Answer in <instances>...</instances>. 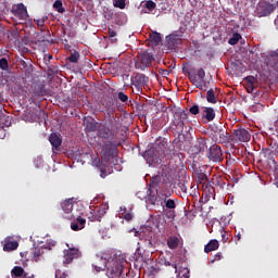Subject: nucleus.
<instances>
[{
	"mask_svg": "<svg viewBox=\"0 0 278 278\" xmlns=\"http://www.w3.org/2000/svg\"><path fill=\"white\" fill-rule=\"evenodd\" d=\"M98 138L102 141L100 151L102 162H112V159L118 155V143L114 141V131L112 128L103 126L98 130Z\"/></svg>",
	"mask_w": 278,
	"mask_h": 278,
	"instance_id": "nucleus-1",
	"label": "nucleus"
},
{
	"mask_svg": "<svg viewBox=\"0 0 278 278\" xmlns=\"http://www.w3.org/2000/svg\"><path fill=\"white\" fill-rule=\"evenodd\" d=\"M135 236L139 238L138 244L141 249H143V251L153 249V245L155 244V232L153 231L152 227L142 226L135 231Z\"/></svg>",
	"mask_w": 278,
	"mask_h": 278,
	"instance_id": "nucleus-2",
	"label": "nucleus"
},
{
	"mask_svg": "<svg viewBox=\"0 0 278 278\" xmlns=\"http://www.w3.org/2000/svg\"><path fill=\"white\" fill-rule=\"evenodd\" d=\"M106 276L109 278H134L131 271L127 267H123V262L113 258L106 266Z\"/></svg>",
	"mask_w": 278,
	"mask_h": 278,
	"instance_id": "nucleus-3",
	"label": "nucleus"
},
{
	"mask_svg": "<svg viewBox=\"0 0 278 278\" xmlns=\"http://www.w3.org/2000/svg\"><path fill=\"white\" fill-rule=\"evenodd\" d=\"M58 242H55L53 239H46L45 241H41L39 248L37 247L31 250V260L34 262H40L42 255H45V249L51 251V249H53V247Z\"/></svg>",
	"mask_w": 278,
	"mask_h": 278,
	"instance_id": "nucleus-4",
	"label": "nucleus"
},
{
	"mask_svg": "<svg viewBox=\"0 0 278 278\" xmlns=\"http://www.w3.org/2000/svg\"><path fill=\"white\" fill-rule=\"evenodd\" d=\"M153 60H155V58H153L152 53L141 52L135 59V68L137 71H147V68L152 66Z\"/></svg>",
	"mask_w": 278,
	"mask_h": 278,
	"instance_id": "nucleus-5",
	"label": "nucleus"
},
{
	"mask_svg": "<svg viewBox=\"0 0 278 278\" xmlns=\"http://www.w3.org/2000/svg\"><path fill=\"white\" fill-rule=\"evenodd\" d=\"M182 72L185 75L189 76V80L193 86H195V88L203 90V79H205V70H203V67L199 68L197 74H192L188 67H184Z\"/></svg>",
	"mask_w": 278,
	"mask_h": 278,
	"instance_id": "nucleus-6",
	"label": "nucleus"
},
{
	"mask_svg": "<svg viewBox=\"0 0 278 278\" xmlns=\"http://www.w3.org/2000/svg\"><path fill=\"white\" fill-rule=\"evenodd\" d=\"M149 84V78L142 73H136L130 78V85L135 87L137 94H142V88Z\"/></svg>",
	"mask_w": 278,
	"mask_h": 278,
	"instance_id": "nucleus-7",
	"label": "nucleus"
},
{
	"mask_svg": "<svg viewBox=\"0 0 278 278\" xmlns=\"http://www.w3.org/2000/svg\"><path fill=\"white\" fill-rule=\"evenodd\" d=\"M188 122V113L186 111H177L174 114V125L178 129L179 134H184V129H190V126H186Z\"/></svg>",
	"mask_w": 278,
	"mask_h": 278,
	"instance_id": "nucleus-8",
	"label": "nucleus"
},
{
	"mask_svg": "<svg viewBox=\"0 0 278 278\" xmlns=\"http://www.w3.org/2000/svg\"><path fill=\"white\" fill-rule=\"evenodd\" d=\"M110 262H112L110 261V254L101 253L96 255L92 266L97 273H101V270H105L108 268Z\"/></svg>",
	"mask_w": 278,
	"mask_h": 278,
	"instance_id": "nucleus-9",
	"label": "nucleus"
},
{
	"mask_svg": "<svg viewBox=\"0 0 278 278\" xmlns=\"http://www.w3.org/2000/svg\"><path fill=\"white\" fill-rule=\"evenodd\" d=\"M67 220H72L71 229L73 231H81L86 227V218L81 217V212L68 215Z\"/></svg>",
	"mask_w": 278,
	"mask_h": 278,
	"instance_id": "nucleus-10",
	"label": "nucleus"
},
{
	"mask_svg": "<svg viewBox=\"0 0 278 278\" xmlns=\"http://www.w3.org/2000/svg\"><path fill=\"white\" fill-rule=\"evenodd\" d=\"M68 248L67 250L63 251V264L64 266L68 264H73V260H79L81 257V251L77 248H70L68 244H66Z\"/></svg>",
	"mask_w": 278,
	"mask_h": 278,
	"instance_id": "nucleus-11",
	"label": "nucleus"
},
{
	"mask_svg": "<svg viewBox=\"0 0 278 278\" xmlns=\"http://www.w3.org/2000/svg\"><path fill=\"white\" fill-rule=\"evenodd\" d=\"M213 140L218 144H226V142H229V132L223 127H215L213 129Z\"/></svg>",
	"mask_w": 278,
	"mask_h": 278,
	"instance_id": "nucleus-12",
	"label": "nucleus"
},
{
	"mask_svg": "<svg viewBox=\"0 0 278 278\" xmlns=\"http://www.w3.org/2000/svg\"><path fill=\"white\" fill-rule=\"evenodd\" d=\"M11 12L15 18H18V21H27L29 18L27 7H25L23 3L13 5Z\"/></svg>",
	"mask_w": 278,
	"mask_h": 278,
	"instance_id": "nucleus-13",
	"label": "nucleus"
},
{
	"mask_svg": "<svg viewBox=\"0 0 278 278\" xmlns=\"http://www.w3.org/2000/svg\"><path fill=\"white\" fill-rule=\"evenodd\" d=\"M61 207L63 210V218L68 219V216L73 214H79V211L75 210V204L73 203V199L65 200L61 203Z\"/></svg>",
	"mask_w": 278,
	"mask_h": 278,
	"instance_id": "nucleus-14",
	"label": "nucleus"
},
{
	"mask_svg": "<svg viewBox=\"0 0 278 278\" xmlns=\"http://www.w3.org/2000/svg\"><path fill=\"white\" fill-rule=\"evenodd\" d=\"M261 157L265 164H268V166H277V161H275V151L270 150L269 148L262 150Z\"/></svg>",
	"mask_w": 278,
	"mask_h": 278,
	"instance_id": "nucleus-15",
	"label": "nucleus"
},
{
	"mask_svg": "<svg viewBox=\"0 0 278 278\" xmlns=\"http://www.w3.org/2000/svg\"><path fill=\"white\" fill-rule=\"evenodd\" d=\"M232 136L238 142H249L251 140V134L244 128L235 129Z\"/></svg>",
	"mask_w": 278,
	"mask_h": 278,
	"instance_id": "nucleus-16",
	"label": "nucleus"
},
{
	"mask_svg": "<svg viewBox=\"0 0 278 278\" xmlns=\"http://www.w3.org/2000/svg\"><path fill=\"white\" fill-rule=\"evenodd\" d=\"M207 157L211 159L213 162H220V160H223V150L220 149V146H211L208 149Z\"/></svg>",
	"mask_w": 278,
	"mask_h": 278,
	"instance_id": "nucleus-17",
	"label": "nucleus"
},
{
	"mask_svg": "<svg viewBox=\"0 0 278 278\" xmlns=\"http://www.w3.org/2000/svg\"><path fill=\"white\" fill-rule=\"evenodd\" d=\"M201 117H202V121H206V123H212V121L216 118V111L212 106H202Z\"/></svg>",
	"mask_w": 278,
	"mask_h": 278,
	"instance_id": "nucleus-18",
	"label": "nucleus"
},
{
	"mask_svg": "<svg viewBox=\"0 0 278 278\" xmlns=\"http://www.w3.org/2000/svg\"><path fill=\"white\" fill-rule=\"evenodd\" d=\"M105 210H108L105 205L100 208L92 210L91 216H89V220H91V223H101V218H103L106 214Z\"/></svg>",
	"mask_w": 278,
	"mask_h": 278,
	"instance_id": "nucleus-19",
	"label": "nucleus"
},
{
	"mask_svg": "<svg viewBox=\"0 0 278 278\" xmlns=\"http://www.w3.org/2000/svg\"><path fill=\"white\" fill-rule=\"evenodd\" d=\"M258 8H260L263 16H268L269 14H273V12H275L277 4H271L268 2H261L258 4Z\"/></svg>",
	"mask_w": 278,
	"mask_h": 278,
	"instance_id": "nucleus-20",
	"label": "nucleus"
},
{
	"mask_svg": "<svg viewBox=\"0 0 278 278\" xmlns=\"http://www.w3.org/2000/svg\"><path fill=\"white\" fill-rule=\"evenodd\" d=\"M161 205L163 206V210L164 207H166V210H175L177 207V199L173 200L166 197V194H162Z\"/></svg>",
	"mask_w": 278,
	"mask_h": 278,
	"instance_id": "nucleus-21",
	"label": "nucleus"
},
{
	"mask_svg": "<svg viewBox=\"0 0 278 278\" xmlns=\"http://www.w3.org/2000/svg\"><path fill=\"white\" fill-rule=\"evenodd\" d=\"M181 34H170L166 37L167 47H177V45H181Z\"/></svg>",
	"mask_w": 278,
	"mask_h": 278,
	"instance_id": "nucleus-22",
	"label": "nucleus"
},
{
	"mask_svg": "<svg viewBox=\"0 0 278 278\" xmlns=\"http://www.w3.org/2000/svg\"><path fill=\"white\" fill-rule=\"evenodd\" d=\"M18 249V241H12L10 238L4 240L3 251L10 253V251H16Z\"/></svg>",
	"mask_w": 278,
	"mask_h": 278,
	"instance_id": "nucleus-23",
	"label": "nucleus"
},
{
	"mask_svg": "<svg viewBox=\"0 0 278 278\" xmlns=\"http://www.w3.org/2000/svg\"><path fill=\"white\" fill-rule=\"evenodd\" d=\"M49 142L52 144L53 149L58 151L62 147V138L58 134L53 132L49 137Z\"/></svg>",
	"mask_w": 278,
	"mask_h": 278,
	"instance_id": "nucleus-24",
	"label": "nucleus"
},
{
	"mask_svg": "<svg viewBox=\"0 0 278 278\" xmlns=\"http://www.w3.org/2000/svg\"><path fill=\"white\" fill-rule=\"evenodd\" d=\"M11 277L12 278H25L27 277V273L25 269L21 266H14L11 270Z\"/></svg>",
	"mask_w": 278,
	"mask_h": 278,
	"instance_id": "nucleus-25",
	"label": "nucleus"
},
{
	"mask_svg": "<svg viewBox=\"0 0 278 278\" xmlns=\"http://www.w3.org/2000/svg\"><path fill=\"white\" fill-rule=\"evenodd\" d=\"M218 247H220L218 240L213 239L204 245V253H212V251H218Z\"/></svg>",
	"mask_w": 278,
	"mask_h": 278,
	"instance_id": "nucleus-26",
	"label": "nucleus"
},
{
	"mask_svg": "<svg viewBox=\"0 0 278 278\" xmlns=\"http://www.w3.org/2000/svg\"><path fill=\"white\" fill-rule=\"evenodd\" d=\"M245 81H247V90L252 94V92L255 91V84H257V78H255L254 76H247Z\"/></svg>",
	"mask_w": 278,
	"mask_h": 278,
	"instance_id": "nucleus-27",
	"label": "nucleus"
},
{
	"mask_svg": "<svg viewBox=\"0 0 278 278\" xmlns=\"http://www.w3.org/2000/svg\"><path fill=\"white\" fill-rule=\"evenodd\" d=\"M147 203H150V205H155V203L162 204V195H157L150 191V194L147 195Z\"/></svg>",
	"mask_w": 278,
	"mask_h": 278,
	"instance_id": "nucleus-28",
	"label": "nucleus"
},
{
	"mask_svg": "<svg viewBox=\"0 0 278 278\" xmlns=\"http://www.w3.org/2000/svg\"><path fill=\"white\" fill-rule=\"evenodd\" d=\"M150 42H153L155 47L162 42V35L157 31H152L149 36Z\"/></svg>",
	"mask_w": 278,
	"mask_h": 278,
	"instance_id": "nucleus-29",
	"label": "nucleus"
},
{
	"mask_svg": "<svg viewBox=\"0 0 278 278\" xmlns=\"http://www.w3.org/2000/svg\"><path fill=\"white\" fill-rule=\"evenodd\" d=\"M167 247H168V249H177L179 247V238L169 237L167 239Z\"/></svg>",
	"mask_w": 278,
	"mask_h": 278,
	"instance_id": "nucleus-30",
	"label": "nucleus"
},
{
	"mask_svg": "<svg viewBox=\"0 0 278 278\" xmlns=\"http://www.w3.org/2000/svg\"><path fill=\"white\" fill-rule=\"evenodd\" d=\"M206 101L207 103H213V104L218 103V100H216V94L214 93V89H210L206 92Z\"/></svg>",
	"mask_w": 278,
	"mask_h": 278,
	"instance_id": "nucleus-31",
	"label": "nucleus"
},
{
	"mask_svg": "<svg viewBox=\"0 0 278 278\" xmlns=\"http://www.w3.org/2000/svg\"><path fill=\"white\" fill-rule=\"evenodd\" d=\"M53 8L56 12H59V14H64V12H66V9H64L63 4H62V0H56L53 3Z\"/></svg>",
	"mask_w": 278,
	"mask_h": 278,
	"instance_id": "nucleus-32",
	"label": "nucleus"
},
{
	"mask_svg": "<svg viewBox=\"0 0 278 278\" xmlns=\"http://www.w3.org/2000/svg\"><path fill=\"white\" fill-rule=\"evenodd\" d=\"M162 181V176L160 175H156V176H153L150 180V188H155L157 186H160V182Z\"/></svg>",
	"mask_w": 278,
	"mask_h": 278,
	"instance_id": "nucleus-33",
	"label": "nucleus"
},
{
	"mask_svg": "<svg viewBox=\"0 0 278 278\" xmlns=\"http://www.w3.org/2000/svg\"><path fill=\"white\" fill-rule=\"evenodd\" d=\"M242 35L239 33H235L232 37L228 40V45L235 46L237 42H240Z\"/></svg>",
	"mask_w": 278,
	"mask_h": 278,
	"instance_id": "nucleus-34",
	"label": "nucleus"
},
{
	"mask_svg": "<svg viewBox=\"0 0 278 278\" xmlns=\"http://www.w3.org/2000/svg\"><path fill=\"white\" fill-rule=\"evenodd\" d=\"M0 121H1L2 127H10L12 125V117L11 116L2 115Z\"/></svg>",
	"mask_w": 278,
	"mask_h": 278,
	"instance_id": "nucleus-35",
	"label": "nucleus"
},
{
	"mask_svg": "<svg viewBox=\"0 0 278 278\" xmlns=\"http://www.w3.org/2000/svg\"><path fill=\"white\" fill-rule=\"evenodd\" d=\"M109 39L111 40L112 45L118 42V39L116 38V30L109 28Z\"/></svg>",
	"mask_w": 278,
	"mask_h": 278,
	"instance_id": "nucleus-36",
	"label": "nucleus"
},
{
	"mask_svg": "<svg viewBox=\"0 0 278 278\" xmlns=\"http://www.w3.org/2000/svg\"><path fill=\"white\" fill-rule=\"evenodd\" d=\"M68 61H70L72 64H77V62H79V52L75 51L74 53H72V54L68 56Z\"/></svg>",
	"mask_w": 278,
	"mask_h": 278,
	"instance_id": "nucleus-37",
	"label": "nucleus"
},
{
	"mask_svg": "<svg viewBox=\"0 0 278 278\" xmlns=\"http://www.w3.org/2000/svg\"><path fill=\"white\" fill-rule=\"evenodd\" d=\"M189 112L193 116H197V114H201V108L199 106V104H193L191 108H189Z\"/></svg>",
	"mask_w": 278,
	"mask_h": 278,
	"instance_id": "nucleus-38",
	"label": "nucleus"
},
{
	"mask_svg": "<svg viewBox=\"0 0 278 278\" xmlns=\"http://www.w3.org/2000/svg\"><path fill=\"white\" fill-rule=\"evenodd\" d=\"M222 242L225 244L229 240V232L225 231V228H220Z\"/></svg>",
	"mask_w": 278,
	"mask_h": 278,
	"instance_id": "nucleus-39",
	"label": "nucleus"
},
{
	"mask_svg": "<svg viewBox=\"0 0 278 278\" xmlns=\"http://www.w3.org/2000/svg\"><path fill=\"white\" fill-rule=\"evenodd\" d=\"M113 5L114 8H119V10H125V0H114Z\"/></svg>",
	"mask_w": 278,
	"mask_h": 278,
	"instance_id": "nucleus-40",
	"label": "nucleus"
},
{
	"mask_svg": "<svg viewBox=\"0 0 278 278\" xmlns=\"http://www.w3.org/2000/svg\"><path fill=\"white\" fill-rule=\"evenodd\" d=\"M117 99L122 101V103H127L129 101V97L125 94V92L121 91L117 93Z\"/></svg>",
	"mask_w": 278,
	"mask_h": 278,
	"instance_id": "nucleus-41",
	"label": "nucleus"
},
{
	"mask_svg": "<svg viewBox=\"0 0 278 278\" xmlns=\"http://www.w3.org/2000/svg\"><path fill=\"white\" fill-rule=\"evenodd\" d=\"M269 62H274L275 65L278 64V50L270 53Z\"/></svg>",
	"mask_w": 278,
	"mask_h": 278,
	"instance_id": "nucleus-42",
	"label": "nucleus"
},
{
	"mask_svg": "<svg viewBox=\"0 0 278 278\" xmlns=\"http://www.w3.org/2000/svg\"><path fill=\"white\" fill-rule=\"evenodd\" d=\"M9 67L10 65L8 64V59L5 58L0 59V68L2 71H8Z\"/></svg>",
	"mask_w": 278,
	"mask_h": 278,
	"instance_id": "nucleus-43",
	"label": "nucleus"
},
{
	"mask_svg": "<svg viewBox=\"0 0 278 278\" xmlns=\"http://www.w3.org/2000/svg\"><path fill=\"white\" fill-rule=\"evenodd\" d=\"M155 2H153V0H149L146 2V8L147 10H149L150 12H153V10H155Z\"/></svg>",
	"mask_w": 278,
	"mask_h": 278,
	"instance_id": "nucleus-44",
	"label": "nucleus"
},
{
	"mask_svg": "<svg viewBox=\"0 0 278 278\" xmlns=\"http://www.w3.org/2000/svg\"><path fill=\"white\" fill-rule=\"evenodd\" d=\"M47 18H48L47 16H43V17L36 21L37 26L40 27L41 30H42V27H45V23L47 22Z\"/></svg>",
	"mask_w": 278,
	"mask_h": 278,
	"instance_id": "nucleus-45",
	"label": "nucleus"
},
{
	"mask_svg": "<svg viewBox=\"0 0 278 278\" xmlns=\"http://www.w3.org/2000/svg\"><path fill=\"white\" fill-rule=\"evenodd\" d=\"M179 277H180V278H190V270H188V268H184V269L179 273Z\"/></svg>",
	"mask_w": 278,
	"mask_h": 278,
	"instance_id": "nucleus-46",
	"label": "nucleus"
},
{
	"mask_svg": "<svg viewBox=\"0 0 278 278\" xmlns=\"http://www.w3.org/2000/svg\"><path fill=\"white\" fill-rule=\"evenodd\" d=\"M68 277V274L66 271H62L61 269H58L55 271V278H66Z\"/></svg>",
	"mask_w": 278,
	"mask_h": 278,
	"instance_id": "nucleus-47",
	"label": "nucleus"
},
{
	"mask_svg": "<svg viewBox=\"0 0 278 278\" xmlns=\"http://www.w3.org/2000/svg\"><path fill=\"white\" fill-rule=\"evenodd\" d=\"M51 60H53V55L51 54H45L43 56V62L47 66H49V64H51Z\"/></svg>",
	"mask_w": 278,
	"mask_h": 278,
	"instance_id": "nucleus-48",
	"label": "nucleus"
},
{
	"mask_svg": "<svg viewBox=\"0 0 278 278\" xmlns=\"http://www.w3.org/2000/svg\"><path fill=\"white\" fill-rule=\"evenodd\" d=\"M92 162L94 166H97V168H103V163L101 162V159L96 157Z\"/></svg>",
	"mask_w": 278,
	"mask_h": 278,
	"instance_id": "nucleus-49",
	"label": "nucleus"
},
{
	"mask_svg": "<svg viewBox=\"0 0 278 278\" xmlns=\"http://www.w3.org/2000/svg\"><path fill=\"white\" fill-rule=\"evenodd\" d=\"M179 188L181 192H184L185 194H188V186H186V182H179Z\"/></svg>",
	"mask_w": 278,
	"mask_h": 278,
	"instance_id": "nucleus-50",
	"label": "nucleus"
},
{
	"mask_svg": "<svg viewBox=\"0 0 278 278\" xmlns=\"http://www.w3.org/2000/svg\"><path fill=\"white\" fill-rule=\"evenodd\" d=\"M220 260H223V253L222 252H217L214 256V260L212 262H220Z\"/></svg>",
	"mask_w": 278,
	"mask_h": 278,
	"instance_id": "nucleus-51",
	"label": "nucleus"
},
{
	"mask_svg": "<svg viewBox=\"0 0 278 278\" xmlns=\"http://www.w3.org/2000/svg\"><path fill=\"white\" fill-rule=\"evenodd\" d=\"M109 123L111 127H114V125H116V118H114V116L109 117Z\"/></svg>",
	"mask_w": 278,
	"mask_h": 278,
	"instance_id": "nucleus-52",
	"label": "nucleus"
},
{
	"mask_svg": "<svg viewBox=\"0 0 278 278\" xmlns=\"http://www.w3.org/2000/svg\"><path fill=\"white\" fill-rule=\"evenodd\" d=\"M37 93V97H45V91L42 90V87L39 88V91H35Z\"/></svg>",
	"mask_w": 278,
	"mask_h": 278,
	"instance_id": "nucleus-53",
	"label": "nucleus"
},
{
	"mask_svg": "<svg viewBox=\"0 0 278 278\" xmlns=\"http://www.w3.org/2000/svg\"><path fill=\"white\" fill-rule=\"evenodd\" d=\"M100 172H101V177L102 179H104V177H108V173L105 172V169L103 167H100Z\"/></svg>",
	"mask_w": 278,
	"mask_h": 278,
	"instance_id": "nucleus-54",
	"label": "nucleus"
},
{
	"mask_svg": "<svg viewBox=\"0 0 278 278\" xmlns=\"http://www.w3.org/2000/svg\"><path fill=\"white\" fill-rule=\"evenodd\" d=\"M124 218H125V220H132L134 215H131V213H126Z\"/></svg>",
	"mask_w": 278,
	"mask_h": 278,
	"instance_id": "nucleus-55",
	"label": "nucleus"
},
{
	"mask_svg": "<svg viewBox=\"0 0 278 278\" xmlns=\"http://www.w3.org/2000/svg\"><path fill=\"white\" fill-rule=\"evenodd\" d=\"M199 179H201V181H207V175L200 174Z\"/></svg>",
	"mask_w": 278,
	"mask_h": 278,
	"instance_id": "nucleus-56",
	"label": "nucleus"
},
{
	"mask_svg": "<svg viewBox=\"0 0 278 278\" xmlns=\"http://www.w3.org/2000/svg\"><path fill=\"white\" fill-rule=\"evenodd\" d=\"M165 266H173V268H175V270H177V264H170V262L165 261Z\"/></svg>",
	"mask_w": 278,
	"mask_h": 278,
	"instance_id": "nucleus-57",
	"label": "nucleus"
},
{
	"mask_svg": "<svg viewBox=\"0 0 278 278\" xmlns=\"http://www.w3.org/2000/svg\"><path fill=\"white\" fill-rule=\"evenodd\" d=\"M274 128H275L276 134H278V115H277L276 121L274 122Z\"/></svg>",
	"mask_w": 278,
	"mask_h": 278,
	"instance_id": "nucleus-58",
	"label": "nucleus"
},
{
	"mask_svg": "<svg viewBox=\"0 0 278 278\" xmlns=\"http://www.w3.org/2000/svg\"><path fill=\"white\" fill-rule=\"evenodd\" d=\"M90 131H94V129H97V126L94 125V123H90V125L88 126Z\"/></svg>",
	"mask_w": 278,
	"mask_h": 278,
	"instance_id": "nucleus-59",
	"label": "nucleus"
},
{
	"mask_svg": "<svg viewBox=\"0 0 278 278\" xmlns=\"http://www.w3.org/2000/svg\"><path fill=\"white\" fill-rule=\"evenodd\" d=\"M168 214H169V215H168V218H175V213H173V212L169 211Z\"/></svg>",
	"mask_w": 278,
	"mask_h": 278,
	"instance_id": "nucleus-60",
	"label": "nucleus"
},
{
	"mask_svg": "<svg viewBox=\"0 0 278 278\" xmlns=\"http://www.w3.org/2000/svg\"><path fill=\"white\" fill-rule=\"evenodd\" d=\"M236 238H237L238 242H240V239H241L240 232L238 235H236Z\"/></svg>",
	"mask_w": 278,
	"mask_h": 278,
	"instance_id": "nucleus-61",
	"label": "nucleus"
},
{
	"mask_svg": "<svg viewBox=\"0 0 278 278\" xmlns=\"http://www.w3.org/2000/svg\"><path fill=\"white\" fill-rule=\"evenodd\" d=\"M275 25L278 28V17L275 20Z\"/></svg>",
	"mask_w": 278,
	"mask_h": 278,
	"instance_id": "nucleus-62",
	"label": "nucleus"
},
{
	"mask_svg": "<svg viewBox=\"0 0 278 278\" xmlns=\"http://www.w3.org/2000/svg\"><path fill=\"white\" fill-rule=\"evenodd\" d=\"M146 155H151V151H148V152L146 153Z\"/></svg>",
	"mask_w": 278,
	"mask_h": 278,
	"instance_id": "nucleus-63",
	"label": "nucleus"
},
{
	"mask_svg": "<svg viewBox=\"0 0 278 278\" xmlns=\"http://www.w3.org/2000/svg\"><path fill=\"white\" fill-rule=\"evenodd\" d=\"M124 77H126L127 79L129 78V75H124Z\"/></svg>",
	"mask_w": 278,
	"mask_h": 278,
	"instance_id": "nucleus-64",
	"label": "nucleus"
}]
</instances>
